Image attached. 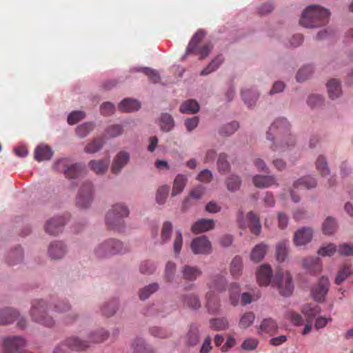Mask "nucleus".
<instances>
[{
	"instance_id": "f257e3e1",
	"label": "nucleus",
	"mask_w": 353,
	"mask_h": 353,
	"mask_svg": "<svg viewBox=\"0 0 353 353\" xmlns=\"http://www.w3.org/2000/svg\"><path fill=\"white\" fill-rule=\"evenodd\" d=\"M290 123L285 118L276 119L267 132V139L274 141L271 148L274 151H283L290 145H294V138L290 132Z\"/></svg>"
},
{
	"instance_id": "f03ea898",
	"label": "nucleus",
	"mask_w": 353,
	"mask_h": 353,
	"mask_svg": "<svg viewBox=\"0 0 353 353\" xmlns=\"http://www.w3.org/2000/svg\"><path fill=\"white\" fill-rule=\"evenodd\" d=\"M330 12L319 6H309L303 12L300 24L307 28H317L328 22Z\"/></svg>"
},
{
	"instance_id": "7ed1b4c3",
	"label": "nucleus",
	"mask_w": 353,
	"mask_h": 353,
	"mask_svg": "<svg viewBox=\"0 0 353 353\" xmlns=\"http://www.w3.org/2000/svg\"><path fill=\"white\" fill-rule=\"evenodd\" d=\"M128 214L129 210L127 207L121 203L114 205L105 216L108 227L112 230L121 231L123 227V218Z\"/></svg>"
},
{
	"instance_id": "20e7f679",
	"label": "nucleus",
	"mask_w": 353,
	"mask_h": 353,
	"mask_svg": "<svg viewBox=\"0 0 353 353\" xmlns=\"http://www.w3.org/2000/svg\"><path fill=\"white\" fill-rule=\"evenodd\" d=\"M47 305L43 300H35L32 303L30 316L32 320L45 326L51 327L54 321L46 312Z\"/></svg>"
},
{
	"instance_id": "39448f33",
	"label": "nucleus",
	"mask_w": 353,
	"mask_h": 353,
	"mask_svg": "<svg viewBox=\"0 0 353 353\" xmlns=\"http://www.w3.org/2000/svg\"><path fill=\"white\" fill-rule=\"evenodd\" d=\"M125 250L122 242L116 239H109L99 244L94 252L97 257L104 258L125 252Z\"/></svg>"
},
{
	"instance_id": "423d86ee",
	"label": "nucleus",
	"mask_w": 353,
	"mask_h": 353,
	"mask_svg": "<svg viewBox=\"0 0 353 353\" xmlns=\"http://www.w3.org/2000/svg\"><path fill=\"white\" fill-rule=\"evenodd\" d=\"M272 285L278 288L281 295L288 296L292 294L294 285L292 276L288 272L278 270L273 278Z\"/></svg>"
},
{
	"instance_id": "0eeeda50",
	"label": "nucleus",
	"mask_w": 353,
	"mask_h": 353,
	"mask_svg": "<svg viewBox=\"0 0 353 353\" xmlns=\"http://www.w3.org/2000/svg\"><path fill=\"white\" fill-rule=\"evenodd\" d=\"M54 167L58 172L64 173L65 176L69 179H74L79 176L84 170L83 164L79 163L69 164L65 159L57 161Z\"/></svg>"
},
{
	"instance_id": "6e6552de",
	"label": "nucleus",
	"mask_w": 353,
	"mask_h": 353,
	"mask_svg": "<svg viewBox=\"0 0 353 353\" xmlns=\"http://www.w3.org/2000/svg\"><path fill=\"white\" fill-rule=\"evenodd\" d=\"M26 340L19 336H8L3 339V353H17L26 347Z\"/></svg>"
},
{
	"instance_id": "1a4fd4ad",
	"label": "nucleus",
	"mask_w": 353,
	"mask_h": 353,
	"mask_svg": "<svg viewBox=\"0 0 353 353\" xmlns=\"http://www.w3.org/2000/svg\"><path fill=\"white\" fill-rule=\"evenodd\" d=\"M92 185L90 181L84 182L78 193L76 204L79 208L88 207L92 201Z\"/></svg>"
},
{
	"instance_id": "9d476101",
	"label": "nucleus",
	"mask_w": 353,
	"mask_h": 353,
	"mask_svg": "<svg viewBox=\"0 0 353 353\" xmlns=\"http://www.w3.org/2000/svg\"><path fill=\"white\" fill-rule=\"evenodd\" d=\"M190 247L194 254H207L212 250L211 243L204 235L194 239Z\"/></svg>"
},
{
	"instance_id": "9b49d317",
	"label": "nucleus",
	"mask_w": 353,
	"mask_h": 353,
	"mask_svg": "<svg viewBox=\"0 0 353 353\" xmlns=\"http://www.w3.org/2000/svg\"><path fill=\"white\" fill-rule=\"evenodd\" d=\"M330 281L327 277L322 276L316 285L312 290V294L315 301L322 302L328 292Z\"/></svg>"
},
{
	"instance_id": "f8f14e48",
	"label": "nucleus",
	"mask_w": 353,
	"mask_h": 353,
	"mask_svg": "<svg viewBox=\"0 0 353 353\" xmlns=\"http://www.w3.org/2000/svg\"><path fill=\"white\" fill-rule=\"evenodd\" d=\"M65 223V219L64 217H53L47 221L45 225V230L51 235H57L62 232Z\"/></svg>"
},
{
	"instance_id": "ddd939ff",
	"label": "nucleus",
	"mask_w": 353,
	"mask_h": 353,
	"mask_svg": "<svg viewBox=\"0 0 353 353\" xmlns=\"http://www.w3.org/2000/svg\"><path fill=\"white\" fill-rule=\"evenodd\" d=\"M313 230L310 228H302L294 236V243L296 246L304 245L311 241Z\"/></svg>"
},
{
	"instance_id": "4468645a",
	"label": "nucleus",
	"mask_w": 353,
	"mask_h": 353,
	"mask_svg": "<svg viewBox=\"0 0 353 353\" xmlns=\"http://www.w3.org/2000/svg\"><path fill=\"white\" fill-rule=\"evenodd\" d=\"M272 278V270L269 265H261L256 272L257 282L260 285H268Z\"/></svg>"
},
{
	"instance_id": "2eb2a0df",
	"label": "nucleus",
	"mask_w": 353,
	"mask_h": 353,
	"mask_svg": "<svg viewBox=\"0 0 353 353\" xmlns=\"http://www.w3.org/2000/svg\"><path fill=\"white\" fill-rule=\"evenodd\" d=\"M130 160V154L125 151L119 152L115 157L112 165V172L114 174H118L121 170L127 165Z\"/></svg>"
},
{
	"instance_id": "dca6fc26",
	"label": "nucleus",
	"mask_w": 353,
	"mask_h": 353,
	"mask_svg": "<svg viewBox=\"0 0 353 353\" xmlns=\"http://www.w3.org/2000/svg\"><path fill=\"white\" fill-rule=\"evenodd\" d=\"M214 221L210 219H201L196 221L191 227V230L194 234L205 232L214 229Z\"/></svg>"
},
{
	"instance_id": "f3484780",
	"label": "nucleus",
	"mask_w": 353,
	"mask_h": 353,
	"mask_svg": "<svg viewBox=\"0 0 353 353\" xmlns=\"http://www.w3.org/2000/svg\"><path fill=\"white\" fill-rule=\"evenodd\" d=\"M252 181L254 185L259 188H265L273 185H278L276 178L272 175L257 174L252 178Z\"/></svg>"
},
{
	"instance_id": "a211bd4d",
	"label": "nucleus",
	"mask_w": 353,
	"mask_h": 353,
	"mask_svg": "<svg viewBox=\"0 0 353 353\" xmlns=\"http://www.w3.org/2000/svg\"><path fill=\"white\" fill-rule=\"evenodd\" d=\"M110 165V159L92 160L89 162L88 166L91 170L98 175L103 174Z\"/></svg>"
},
{
	"instance_id": "6ab92c4d",
	"label": "nucleus",
	"mask_w": 353,
	"mask_h": 353,
	"mask_svg": "<svg viewBox=\"0 0 353 353\" xmlns=\"http://www.w3.org/2000/svg\"><path fill=\"white\" fill-rule=\"evenodd\" d=\"M208 285L210 289V291H218L222 292L226 290V279L224 275L216 274L212 276Z\"/></svg>"
},
{
	"instance_id": "aec40b11",
	"label": "nucleus",
	"mask_w": 353,
	"mask_h": 353,
	"mask_svg": "<svg viewBox=\"0 0 353 353\" xmlns=\"http://www.w3.org/2000/svg\"><path fill=\"white\" fill-rule=\"evenodd\" d=\"M182 278L185 281H194L202 274V271L196 266L184 265L181 270Z\"/></svg>"
},
{
	"instance_id": "412c9836",
	"label": "nucleus",
	"mask_w": 353,
	"mask_h": 353,
	"mask_svg": "<svg viewBox=\"0 0 353 353\" xmlns=\"http://www.w3.org/2000/svg\"><path fill=\"white\" fill-rule=\"evenodd\" d=\"M205 307L210 314L216 313L220 307L219 299L213 291H209L205 295Z\"/></svg>"
},
{
	"instance_id": "4be33fe9",
	"label": "nucleus",
	"mask_w": 353,
	"mask_h": 353,
	"mask_svg": "<svg viewBox=\"0 0 353 353\" xmlns=\"http://www.w3.org/2000/svg\"><path fill=\"white\" fill-rule=\"evenodd\" d=\"M248 227L252 234L259 235L261 231V225L258 215L253 212H249L247 214Z\"/></svg>"
},
{
	"instance_id": "5701e85b",
	"label": "nucleus",
	"mask_w": 353,
	"mask_h": 353,
	"mask_svg": "<svg viewBox=\"0 0 353 353\" xmlns=\"http://www.w3.org/2000/svg\"><path fill=\"white\" fill-rule=\"evenodd\" d=\"M68 347L74 351H84L90 347V343L87 341L82 340L77 336H72L66 340Z\"/></svg>"
},
{
	"instance_id": "b1692460",
	"label": "nucleus",
	"mask_w": 353,
	"mask_h": 353,
	"mask_svg": "<svg viewBox=\"0 0 353 353\" xmlns=\"http://www.w3.org/2000/svg\"><path fill=\"white\" fill-rule=\"evenodd\" d=\"M65 253V248L62 242L55 241L52 243L48 248L49 256L52 259H61Z\"/></svg>"
},
{
	"instance_id": "393cba45",
	"label": "nucleus",
	"mask_w": 353,
	"mask_h": 353,
	"mask_svg": "<svg viewBox=\"0 0 353 353\" xmlns=\"http://www.w3.org/2000/svg\"><path fill=\"white\" fill-rule=\"evenodd\" d=\"M52 155V150L46 145H40L34 150V159L38 161L50 160Z\"/></svg>"
},
{
	"instance_id": "a878e982",
	"label": "nucleus",
	"mask_w": 353,
	"mask_h": 353,
	"mask_svg": "<svg viewBox=\"0 0 353 353\" xmlns=\"http://www.w3.org/2000/svg\"><path fill=\"white\" fill-rule=\"evenodd\" d=\"M19 314L12 308H4L0 310V325L10 324L17 318Z\"/></svg>"
},
{
	"instance_id": "bb28decb",
	"label": "nucleus",
	"mask_w": 353,
	"mask_h": 353,
	"mask_svg": "<svg viewBox=\"0 0 353 353\" xmlns=\"http://www.w3.org/2000/svg\"><path fill=\"white\" fill-rule=\"evenodd\" d=\"M133 353H157L150 346L147 345L141 338H137L132 343Z\"/></svg>"
},
{
	"instance_id": "cd10ccee",
	"label": "nucleus",
	"mask_w": 353,
	"mask_h": 353,
	"mask_svg": "<svg viewBox=\"0 0 353 353\" xmlns=\"http://www.w3.org/2000/svg\"><path fill=\"white\" fill-rule=\"evenodd\" d=\"M267 252V245L263 243L257 244L254 246L250 253L251 261L258 263L261 261Z\"/></svg>"
},
{
	"instance_id": "c85d7f7f",
	"label": "nucleus",
	"mask_w": 353,
	"mask_h": 353,
	"mask_svg": "<svg viewBox=\"0 0 353 353\" xmlns=\"http://www.w3.org/2000/svg\"><path fill=\"white\" fill-rule=\"evenodd\" d=\"M204 37L205 32L203 30L197 31L189 42L185 56H187L190 53H194L196 51L199 43L202 41Z\"/></svg>"
},
{
	"instance_id": "c756f323",
	"label": "nucleus",
	"mask_w": 353,
	"mask_h": 353,
	"mask_svg": "<svg viewBox=\"0 0 353 353\" xmlns=\"http://www.w3.org/2000/svg\"><path fill=\"white\" fill-rule=\"evenodd\" d=\"M141 107L140 103L133 99H125L119 105V110L122 112H133L138 110Z\"/></svg>"
},
{
	"instance_id": "7c9ffc66",
	"label": "nucleus",
	"mask_w": 353,
	"mask_h": 353,
	"mask_svg": "<svg viewBox=\"0 0 353 353\" xmlns=\"http://www.w3.org/2000/svg\"><path fill=\"white\" fill-rule=\"evenodd\" d=\"M303 266L312 273L321 270V261L319 257H308L304 259Z\"/></svg>"
},
{
	"instance_id": "2f4dec72",
	"label": "nucleus",
	"mask_w": 353,
	"mask_h": 353,
	"mask_svg": "<svg viewBox=\"0 0 353 353\" xmlns=\"http://www.w3.org/2000/svg\"><path fill=\"white\" fill-rule=\"evenodd\" d=\"M188 181L186 176L179 174L174 180L172 196L180 194L184 189Z\"/></svg>"
},
{
	"instance_id": "473e14b6",
	"label": "nucleus",
	"mask_w": 353,
	"mask_h": 353,
	"mask_svg": "<svg viewBox=\"0 0 353 353\" xmlns=\"http://www.w3.org/2000/svg\"><path fill=\"white\" fill-rule=\"evenodd\" d=\"M316 186V181L311 176H305L299 179L293 184L294 189L305 188L311 189Z\"/></svg>"
},
{
	"instance_id": "72a5a7b5",
	"label": "nucleus",
	"mask_w": 353,
	"mask_h": 353,
	"mask_svg": "<svg viewBox=\"0 0 353 353\" xmlns=\"http://www.w3.org/2000/svg\"><path fill=\"white\" fill-rule=\"evenodd\" d=\"M209 325L215 331L225 330L229 327V322L225 317L213 318L210 319Z\"/></svg>"
},
{
	"instance_id": "f704fd0d",
	"label": "nucleus",
	"mask_w": 353,
	"mask_h": 353,
	"mask_svg": "<svg viewBox=\"0 0 353 353\" xmlns=\"http://www.w3.org/2000/svg\"><path fill=\"white\" fill-rule=\"evenodd\" d=\"M327 87L329 97L332 99H334L341 95V88L338 80L335 79H331L328 81Z\"/></svg>"
},
{
	"instance_id": "c9c22d12",
	"label": "nucleus",
	"mask_w": 353,
	"mask_h": 353,
	"mask_svg": "<svg viewBox=\"0 0 353 353\" xmlns=\"http://www.w3.org/2000/svg\"><path fill=\"white\" fill-rule=\"evenodd\" d=\"M199 110V103L193 99L184 101L180 106V112L184 114H194Z\"/></svg>"
},
{
	"instance_id": "e433bc0d",
	"label": "nucleus",
	"mask_w": 353,
	"mask_h": 353,
	"mask_svg": "<svg viewBox=\"0 0 353 353\" xmlns=\"http://www.w3.org/2000/svg\"><path fill=\"white\" fill-rule=\"evenodd\" d=\"M259 330L262 332L273 334L277 330V325L272 319H265L261 322Z\"/></svg>"
},
{
	"instance_id": "4c0bfd02",
	"label": "nucleus",
	"mask_w": 353,
	"mask_h": 353,
	"mask_svg": "<svg viewBox=\"0 0 353 353\" xmlns=\"http://www.w3.org/2000/svg\"><path fill=\"white\" fill-rule=\"evenodd\" d=\"M224 59L222 55L215 57L212 61L201 72V75L206 76L215 71L223 62Z\"/></svg>"
},
{
	"instance_id": "58836bf2",
	"label": "nucleus",
	"mask_w": 353,
	"mask_h": 353,
	"mask_svg": "<svg viewBox=\"0 0 353 353\" xmlns=\"http://www.w3.org/2000/svg\"><path fill=\"white\" fill-rule=\"evenodd\" d=\"M321 309L318 305L307 304L302 308V312L307 319V322H312L313 319L320 312Z\"/></svg>"
},
{
	"instance_id": "ea45409f",
	"label": "nucleus",
	"mask_w": 353,
	"mask_h": 353,
	"mask_svg": "<svg viewBox=\"0 0 353 353\" xmlns=\"http://www.w3.org/2000/svg\"><path fill=\"white\" fill-rule=\"evenodd\" d=\"M109 336V334L103 329H99L92 332L89 335V343H98L105 341Z\"/></svg>"
},
{
	"instance_id": "a19ab883",
	"label": "nucleus",
	"mask_w": 353,
	"mask_h": 353,
	"mask_svg": "<svg viewBox=\"0 0 353 353\" xmlns=\"http://www.w3.org/2000/svg\"><path fill=\"white\" fill-rule=\"evenodd\" d=\"M349 276H351L350 265L344 264L340 268L335 277L334 283L336 285H340Z\"/></svg>"
},
{
	"instance_id": "79ce46f5",
	"label": "nucleus",
	"mask_w": 353,
	"mask_h": 353,
	"mask_svg": "<svg viewBox=\"0 0 353 353\" xmlns=\"http://www.w3.org/2000/svg\"><path fill=\"white\" fill-rule=\"evenodd\" d=\"M182 299L184 304L191 309L197 310L201 307L199 298L194 294L184 295Z\"/></svg>"
},
{
	"instance_id": "37998d69",
	"label": "nucleus",
	"mask_w": 353,
	"mask_h": 353,
	"mask_svg": "<svg viewBox=\"0 0 353 353\" xmlns=\"http://www.w3.org/2000/svg\"><path fill=\"white\" fill-rule=\"evenodd\" d=\"M23 259V252L20 247L17 248L14 251L8 253L7 256V263L10 265H14Z\"/></svg>"
},
{
	"instance_id": "c03bdc74",
	"label": "nucleus",
	"mask_w": 353,
	"mask_h": 353,
	"mask_svg": "<svg viewBox=\"0 0 353 353\" xmlns=\"http://www.w3.org/2000/svg\"><path fill=\"white\" fill-rule=\"evenodd\" d=\"M160 127L164 132L170 131L174 127V120L172 116L168 113L161 114L160 119Z\"/></svg>"
},
{
	"instance_id": "a18cd8bd",
	"label": "nucleus",
	"mask_w": 353,
	"mask_h": 353,
	"mask_svg": "<svg viewBox=\"0 0 353 353\" xmlns=\"http://www.w3.org/2000/svg\"><path fill=\"white\" fill-rule=\"evenodd\" d=\"M288 253V242L283 241L279 242L276 247V259L279 261L283 262L287 257Z\"/></svg>"
},
{
	"instance_id": "49530a36",
	"label": "nucleus",
	"mask_w": 353,
	"mask_h": 353,
	"mask_svg": "<svg viewBox=\"0 0 353 353\" xmlns=\"http://www.w3.org/2000/svg\"><path fill=\"white\" fill-rule=\"evenodd\" d=\"M103 143V140L101 138L94 139L85 145L84 151L88 154L95 153L102 148Z\"/></svg>"
},
{
	"instance_id": "de8ad7c7",
	"label": "nucleus",
	"mask_w": 353,
	"mask_h": 353,
	"mask_svg": "<svg viewBox=\"0 0 353 353\" xmlns=\"http://www.w3.org/2000/svg\"><path fill=\"white\" fill-rule=\"evenodd\" d=\"M243 262L242 259L236 256H235L230 264V272L234 277L239 276L242 271Z\"/></svg>"
},
{
	"instance_id": "09e8293b",
	"label": "nucleus",
	"mask_w": 353,
	"mask_h": 353,
	"mask_svg": "<svg viewBox=\"0 0 353 353\" xmlns=\"http://www.w3.org/2000/svg\"><path fill=\"white\" fill-rule=\"evenodd\" d=\"M323 232L326 235L332 234L336 230V223L334 218L327 217L323 223Z\"/></svg>"
},
{
	"instance_id": "8fccbe9b",
	"label": "nucleus",
	"mask_w": 353,
	"mask_h": 353,
	"mask_svg": "<svg viewBox=\"0 0 353 353\" xmlns=\"http://www.w3.org/2000/svg\"><path fill=\"white\" fill-rule=\"evenodd\" d=\"M94 127L92 122L84 123L76 128V133L80 138H84L93 130Z\"/></svg>"
},
{
	"instance_id": "3c124183",
	"label": "nucleus",
	"mask_w": 353,
	"mask_h": 353,
	"mask_svg": "<svg viewBox=\"0 0 353 353\" xmlns=\"http://www.w3.org/2000/svg\"><path fill=\"white\" fill-rule=\"evenodd\" d=\"M230 299L233 305H236L239 301L240 286L236 283H232L229 288Z\"/></svg>"
},
{
	"instance_id": "603ef678",
	"label": "nucleus",
	"mask_w": 353,
	"mask_h": 353,
	"mask_svg": "<svg viewBox=\"0 0 353 353\" xmlns=\"http://www.w3.org/2000/svg\"><path fill=\"white\" fill-rule=\"evenodd\" d=\"M316 167L322 176H326L330 174V168L324 157L319 156L318 157L316 162Z\"/></svg>"
},
{
	"instance_id": "864d4df0",
	"label": "nucleus",
	"mask_w": 353,
	"mask_h": 353,
	"mask_svg": "<svg viewBox=\"0 0 353 353\" xmlns=\"http://www.w3.org/2000/svg\"><path fill=\"white\" fill-rule=\"evenodd\" d=\"M241 179L238 176L232 175L226 180V185L228 190L230 192H236L241 185Z\"/></svg>"
},
{
	"instance_id": "5fc2aeb1",
	"label": "nucleus",
	"mask_w": 353,
	"mask_h": 353,
	"mask_svg": "<svg viewBox=\"0 0 353 353\" xmlns=\"http://www.w3.org/2000/svg\"><path fill=\"white\" fill-rule=\"evenodd\" d=\"M255 316L253 312H248L243 314L239 323V325L241 328H247L250 327L254 322Z\"/></svg>"
},
{
	"instance_id": "6e6d98bb",
	"label": "nucleus",
	"mask_w": 353,
	"mask_h": 353,
	"mask_svg": "<svg viewBox=\"0 0 353 353\" xmlns=\"http://www.w3.org/2000/svg\"><path fill=\"white\" fill-rule=\"evenodd\" d=\"M188 344L191 346L196 345L199 341V332L196 327L192 326L188 333Z\"/></svg>"
},
{
	"instance_id": "4d7b16f0",
	"label": "nucleus",
	"mask_w": 353,
	"mask_h": 353,
	"mask_svg": "<svg viewBox=\"0 0 353 353\" xmlns=\"http://www.w3.org/2000/svg\"><path fill=\"white\" fill-rule=\"evenodd\" d=\"M159 289V285L157 283H153L152 284L145 286L139 291V298L141 300L148 299L150 295Z\"/></svg>"
},
{
	"instance_id": "13d9d810",
	"label": "nucleus",
	"mask_w": 353,
	"mask_h": 353,
	"mask_svg": "<svg viewBox=\"0 0 353 353\" xmlns=\"http://www.w3.org/2000/svg\"><path fill=\"white\" fill-rule=\"evenodd\" d=\"M242 97L245 103L251 106L256 102L258 94L252 90H244L242 91Z\"/></svg>"
},
{
	"instance_id": "bf43d9fd",
	"label": "nucleus",
	"mask_w": 353,
	"mask_h": 353,
	"mask_svg": "<svg viewBox=\"0 0 353 353\" xmlns=\"http://www.w3.org/2000/svg\"><path fill=\"white\" fill-rule=\"evenodd\" d=\"M151 335L159 339H166L171 336L172 333L169 330L160 327H152L150 329Z\"/></svg>"
},
{
	"instance_id": "052dcab7",
	"label": "nucleus",
	"mask_w": 353,
	"mask_h": 353,
	"mask_svg": "<svg viewBox=\"0 0 353 353\" xmlns=\"http://www.w3.org/2000/svg\"><path fill=\"white\" fill-rule=\"evenodd\" d=\"M313 69L311 65H306L301 68L297 72L296 80L299 82H303L307 80L312 74Z\"/></svg>"
},
{
	"instance_id": "680f3d73",
	"label": "nucleus",
	"mask_w": 353,
	"mask_h": 353,
	"mask_svg": "<svg viewBox=\"0 0 353 353\" xmlns=\"http://www.w3.org/2000/svg\"><path fill=\"white\" fill-rule=\"evenodd\" d=\"M337 251L336 246L333 243L321 246L317 251L319 255L321 256H332Z\"/></svg>"
},
{
	"instance_id": "e2e57ef3",
	"label": "nucleus",
	"mask_w": 353,
	"mask_h": 353,
	"mask_svg": "<svg viewBox=\"0 0 353 353\" xmlns=\"http://www.w3.org/2000/svg\"><path fill=\"white\" fill-rule=\"evenodd\" d=\"M175 271V263L173 262H168L165 266L164 279L168 283L172 282L174 279Z\"/></svg>"
},
{
	"instance_id": "0e129e2a",
	"label": "nucleus",
	"mask_w": 353,
	"mask_h": 353,
	"mask_svg": "<svg viewBox=\"0 0 353 353\" xmlns=\"http://www.w3.org/2000/svg\"><path fill=\"white\" fill-rule=\"evenodd\" d=\"M217 166L220 172L223 174L226 173L230 169V163L227 160V155L224 153L220 154L218 161Z\"/></svg>"
},
{
	"instance_id": "69168bd1",
	"label": "nucleus",
	"mask_w": 353,
	"mask_h": 353,
	"mask_svg": "<svg viewBox=\"0 0 353 353\" xmlns=\"http://www.w3.org/2000/svg\"><path fill=\"white\" fill-rule=\"evenodd\" d=\"M172 231V225L170 222L166 221L163 223L162 230H161V243H163L168 241L170 238L171 234Z\"/></svg>"
},
{
	"instance_id": "338daca9",
	"label": "nucleus",
	"mask_w": 353,
	"mask_h": 353,
	"mask_svg": "<svg viewBox=\"0 0 353 353\" xmlns=\"http://www.w3.org/2000/svg\"><path fill=\"white\" fill-rule=\"evenodd\" d=\"M239 128V123L236 121L231 122L221 128L220 133L225 137L232 134Z\"/></svg>"
},
{
	"instance_id": "774afa93",
	"label": "nucleus",
	"mask_w": 353,
	"mask_h": 353,
	"mask_svg": "<svg viewBox=\"0 0 353 353\" xmlns=\"http://www.w3.org/2000/svg\"><path fill=\"white\" fill-rule=\"evenodd\" d=\"M169 190L170 188L168 185L161 186L158 189L156 199L159 204H163L165 203Z\"/></svg>"
}]
</instances>
